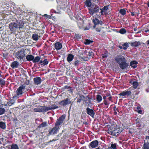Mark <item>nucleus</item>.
<instances>
[{
	"label": "nucleus",
	"mask_w": 149,
	"mask_h": 149,
	"mask_svg": "<svg viewBox=\"0 0 149 149\" xmlns=\"http://www.w3.org/2000/svg\"><path fill=\"white\" fill-rule=\"evenodd\" d=\"M13 12L16 16L17 19L15 22L13 21L9 24V28H24L26 27L27 23L25 22V18L24 14L25 13L19 8H17L14 5L13 6Z\"/></svg>",
	"instance_id": "obj_1"
},
{
	"label": "nucleus",
	"mask_w": 149,
	"mask_h": 149,
	"mask_svg": "<svg viewBox=\"0 0 149 149\" xmlns=\"http://www.w3.org/2000/svg\"><path fill=\"white\" fill-rule=\"evenodd\" d=\"M65 118V115H63L57 120L55 124L54 127L49 131V133L50 134H55L57 133L60 129L59 125L63 123Z\"/></svg>",
	"instance_id": "obj_2"
},
{
	"label": "nucleus",
	"mask_w": 149,
	"mask_h": 149,
	"mask_svg": "<svg viewBox=\"0 0 149 149\" xmlns=\"http://www.w3.org/2000/svg\"><path fill=\"white\" fill-rule=\"evenodd\" d=\"M114 59L116 63L119 64L121 69L124 70L127 68L129 65L126 62V59L123 56L121 55H118L115 57Z\"/></svg>",
	"instance_id": "obj_3"
},
{
	"label": "nucleus",
	"mask_w": 149,
	"mask_h": 149,
	"mask_svg": "<svg viewBox=\"0 0 149 149\" xmlns=\"http://www.w3.org/2000/svg\"><path fill=\"white\" fill-rule=\"evenodd\" d=\"M25 55V50L22 48L16 53L15 57L18 60H21L23 59Z\"/></svg>",
	"instance_id": "obj_4"
},
{
	"label": "nucleus",
	"mask_w": 149,
	"mask_h": 149,
	"mask_svg": "<svg viewBox=\"0 0 149 149\" xmlns=\"http://www.w3.org/2000/svg\"><path fill=\"white\" fill-rule=\"evenodd\" d=\"M85 6L88 7L89 13L91 15H93V5L91 2V0H86L84 2Z\"/></svg>",
	"instance_id": "obj_5"
},
{
	"label": "nucleus",
	"mask_w": 149,
	"mask_h": 149,
	"mask_svg": "<svg viewBox=\"0 0 149 149\" xmlns=\"http://www.w3.org/2000/svg\"><path fill=\"white\" fill-rule=\"evenodd\" d=\"M26 85H23L19 86L16 91V95L17 96H21L25 92Z\"/></svg>",
	"instance_id": "obj_6"
},
{
	"label": "nucleus",
	"mask_w": 149,
	"mask_h": 149,
	"mask_svg": "<svg viewBox=\"0 0 149 149\" xmlns=\"http://www.w3.org/2000/svg\"><path fill=\"white\" fill-rule=\"evenodd\" d=\"M94 13H97L99 12V10H100L101 8L99 7L100 0H94Z\"/></svg>",
	"instance_id": "obj_7"
},
{
	"label": "nucleus",
	"mask_w": 149,
	"mask_h": 149,
	"mask_svg": "<svg viewBox=\"0 0 149 149\" xmlns=\"http://www.w3.org/2000/svg\"><path fill=\"white\" fill-rule=\"evenodd\" d=\"M71 102V101L70 99L66 98L61 101L59 104L63 107H65L67 105L70 104Z\"/></svg>",
	"instance_id": "obj_8"
},
{
	"label": "nucleus",
	"mask_w": 149,
	"mask_h": 149,
	"mask_svg": "<svg viewBox=\"0 0 149 149\" xmlns=\"http://www.w3.org/2000/svg\"><path fill=\"white\" fill-rule=\"evenodd\" d=\"M117 127V125L116 124L111 125L108 128L107 133L111 134V133L113 132H113L116 129Z\"/></svg>",
	"instance_id": "obj_9"
},
{
	"label": "nucleus",
	"mask_w": 149,
	"mask_h": 149,
	"mask_svg": "<svg viewBox=\"0 0 149 149\" xmlns=\"http://www.w3.org/2000/svg\"><path fill=\"white\" fill-rule=\"evenodd\" d=\"M34 112H46L45 106H41L40 107L34 108L33 109Z\"/></svg>",
	"instance_id": "obj_10"
},
{
	"label": "nucleus",
	"mask_w": 149,
	"mask_h": 149,
	"mask_svg": "<svg viewBox=\"0 0 149 149\" xmlns=\"http://www.w3.org/2000/svg\"><path fill=\"white\" fill-rule=\"evenodd\" d=\"M129 83L132 85L133 88L135 89L137 88L139 85L138 82L134 81V79L130 80L129 81Z\"/></svg>",
	"instance_id": "obj_11"
},
{
	"label": "nucleus",
	"mask_w": 149,
	"mask_h": 149,
	"mask_svg": "<svg viewBox=\"0 0 149 149\" xmlns=\"http://www.w3.org/2000/svg\"><path fill=\"white\" fill-rule=\"evenodd\" d=\"M55 49L58 51L61 49L62 47V45L61 43L59 42H56L54 45Z\"/></svg>",
	"instance_id": "obj_12"
},
{
	"label": "nucleus",
	"mask_w": 149,
	"mask_h": 149,
	"mask_svg": "<svg viewBox=\"0 0 149 149\" xmlns=\"http://www.w3.org/2000/svg\"><path fill=\"white\" fill-rule=\"evenodd\" d=\"M111 133L110 135L115 136H117L121 132L120 131V130L118 128V127L117 128V129L115 130L113 132H112Z\"/></svg>",
	"instance_id": "obj_13"
},
{
	"label": "nucleus",
	"mask_w": 149,
	"mask_h": 149,
	"mask_svg": "<svg viewBox=\"0 0 149 149\" xmlns=\"http://www.w3.org/2000/svg\"><path fill=\"white\" fill-rule=\"evenodd\" d=\"M132 94V92L130 91H124L123 92L120 93L119 94V95L120 96H128Z\"/></svg>",
	"instance_id": "obj_14"
},
{
	"label": "nucleus",
	"mask_w": 149,
	"mask_h": 149,
	"mask_svg": "<svg viewBox=\"0 0 149 149\" xmlns=\"http://www.w3.org/2000/svg\"><path fill=\"white\" fill-rule=\"evenodd\" d=\"M33 81L35 84L36 85H39L40 84L42 80L40 77H36L33 78Z\"/></svg>",
	"instance_id": "obj_15"
},
{
	"label": "nucleus",
	"mask_w": 149,
	"mask_h": 149,
	"mask_svg": "<svg viewBox=\"0 0 149 149\" xmlns=\"http://www.w3.org/2000/svg\"><path fill=\"white\" fill-rule=\"evenodd\" d=\"M46 112L49 110L52 109H54L58 108V106L56 105L55 104H53L51 106L47 107L45 106Z\"/></svg>",
	"instance_id": "obj_16"
},
{
	"label": "nucleus",
	"mask_w": 149,
	"mask_h": 149,
	"mask_svg": "<svg viewBox=\"0 0 149 149\" xmlns=\"http://www.w3.org/2000/svg\"><path fill=\"white\" fill-rule=\"evenodd\" d=\"M19 63L17 61H15L13 62L10 65L11 67L13 69L17 68L19 65Z\"/></svg>",
	"instance_id": "obj_17"
},
{
	"label": "nucleus",
	"mask_w": 149,
	"mask_h": 149,
	"mask_svg": "<svg viewBox=\"0 0 149 149\" xmlns=\"http://www.w3.org/2000/svg\"><path fill=\"white\" fill-rule=\"evenodd\" d=\"M102 22L100 21L98 19L95 18V19H94V28L96 27V26L97 25L100 24L102 25Z\"/></svg>",
	"instance_id": "obj_18"
},
{
	"label": "nucleus",
	"mask_w": 149,
	"mask_h": 149,
	"mask_svg": "<svg viewBox=\"0 0 149 149\" xmlns=\"http://www.w3.org/2000/svg\"><path fill=\"white\" fill-rule=\"evenodd\" d=\"M138 63V62L137 61H133L130 62V65L133 68H135L137 67V65Z\"/></svg>",
	"instance_id": "obj_19"
},
{
	"label": "nucleus",
	"mask_w": 149,
	"mask_h": 149,
	"mask_svg": "<svg viewBox=\"0 0 149 149\" xmlns=\"http://www.w3.org/2000/svg\"><path fill=\"white\" fill-rule=\"evenodd\" d=\"M36 17V16L35 15H31L28 19V21H29L30 22L33 23L34 22H35Z\"/></svg>",
	"instance_id": "obj_20"
},
{
	"label": "nucleus",
	"mask_w": 149,
	"mask_h": 149,
	"mask_svg": "<svg viewBox=\"0 0 149 149\" xmlns=\"http://www.w3.org/2000/svg\"><path fill=\"white\" fill-rule=\"evenodd\" d=\"M74 58V56L72 54H68L67 58V61L69 62L72 61Z\"/></svg>",
	"instance_id": "obj_21"
},
{
	"label": "nucleus",
	"mask_w": 149,
	"mask_h": 149,
	"mask_svg": "<svg viewBox=\"0 0 149 149\" xmlns=\"http://www.w3.org/2000/svg\"><path fill=\"white\" fill-rule=\"evenodd\" d=\"M140 42L139 41H135L134 42L131 43V45L132 46L134 47H137L141 45Z\"/></svg>",
	"instance_id": "obj_22"
},
{
	"label": "nucleus",
	"mask_w": 149,
	"mask_h": 149,
	"mask_svg": "<svg viewBox=\"0 0 149 149\" xmlns=\"http://www.w3.org/2000/svg\"><path fill=\"white\" fill-rule=\"evenodd\" d=\"M86 111L87 114L93 118V110L88 107L86 108Z\"/></svg>",
	"instance_id": "obj_23"
},
{
	"label": "nucleus",
	"mask_w": 149,
	"mask_h": 149,
	"mask_svg": "<svg viewBox=\"0 0 149 149\" xmlns=\"http://www.w3.org/2000/svg\"><path fill=\"white\" fill-rule=\"evenodd\" d=\"M109 5H107L106 6H104L103 8L100 9L101 11H100V13H101V14L102 15H103V12H104L106 11L107 10L109 9Z\"/></svg>",
	"instance_id": "obj_24"
},
{
	"label": "nucleus",
	"mask_w": 149,
	"mask_h": 149,
	"mask_svg": "<svg viewBox=\"0 0 149 149\" xmlns=\"http://www.w3.org/2000/svg\"><path fill=\"white\" fill-rule=\"evenodd\" d=\"M49 63V61L47 59H45L43 61L40 60V63L44 66L47 65Z\"/></svg>",
	"instance_id": "obj_25"
},
{
	"label": "nucleus",
	"mask_w": 149,
	"mask_h": 149,
	"mask_svg": "<svg viewBox=\"0 0 149 149\" xmlns=\"http://www.w3.org/2000/svg\"><path fill=\"white\" fill-rule=\"evenodd\" d=\"M126 10L125 8L121 9L119 11V13L122 16L126 14Z\"/></svg>",
	"instance_id": "obj_26"
},
{
	"label": "nucleus",
	"mask_w": 149,
	"mask_h": 149,
	"mask_svg": "<svg viewBox=\"0 0 149 149\" xmlns=\"http://www.w3.org/2000/svg\"><path fill=\"white\" fill-rule=\"evenodd\" d=\"M96 101L97 103H100L102 100V97L100 95H97L96 96Z\"/></svg>",
	"instance_id": "obj_27"
},
{
	"label": "nucleus",
	"mask_w": 149,
	"mask_h": 149,
	"mask_svg": "<svg viewBox=\"0 0 149 149\" xmlns=\"http://www.w3.org/2000/svg\"><path fill=\"white\" fill-rule=\"evenodd\" d=\"M116 147L117 144L116 143H113V142H111V146L108 147V149H117Z\"/></svg>",
	"instance_id": "obj_28"
},
{
	"label": "nucleus",
	"mask_w": 149,
	"mask_h": 149,
	"mask_svg": "<svg viewBox=\"0 0 149 149\" xmlns=\"http://www.w3.org/2000/svg\"><path fill=\"white\" fill-rule=\"evenodd\" d=\"M34 58V56L31 55H29L26 56V58L28 61H33V58Z\"/></svg>",
	"instance_id": "obj_29"
},
{
	"label": "nucleus",
	"mask_w": 149,
	"mask_h": 149,
	"mask_svg": "<svg viewBox=\"0 0 149 149\" xmlns=\"http://www.w3.org/2000/svg\"><path fill=\"white\" fill-rule=\"evenodd\" d=\"M6 125L5 123L3 122H0V127L1 128L4 130L6 128Z\"/></svg>",
	"instance_id": "obj_30"
},
{
	"label": "nucleus",
	"mask_w": 149,
	"mask_h": 149,
	"mask_svg": "<svg viewBox=\"0 0 149 149\" xmlns=\"http://www.w3.org/2000/svg\"><path fill=\"white\" fill-rule=\"evenodd\" d=\"M143 149H149V142H145L143 144Z\"/></svg>",
	"instance_id": "obj_31"
},
{
	"label": "nucleus",
	"mask_w": 149,
	"mask_h": 149,
	"mask_svg": "<svg viewBox=\"0 0 149 149\" xmlns=\"http://www.w3.org/2000/svg\"><path fill=\"white\" fill-rule=\"evenodd\" d=\"M77 24L79 26V28H81L83 26L84 22L82 20H80V21L78 20L77 21Z\"/></svg>",
	"instance_id": "obj_32"
},
{
	"label": "nucleus",
	"mask_w": 149,
	"mask_h": 149,
	"mask_svg": "<svg viewBox=\"0 0 149 149\" xmlns=\"http://www.w3.org/2000/svg\"><path fill=\"white\" fill-rule=\"evenodd\" d=\"M40 58L39 56H37L35 58L34 57L33 58V62L34 63L38 62L39 61H40Z\"/></svg>",
	"instance_id": "obj_33"
},
{
	"label": "nucleus",
	"mask_w": 149,
	"mask_h": 149,
	"mask_svg": "<svg viewBox=\"0 0 149 149\" xmlns=\"http://www.w3.org/2000/svg\"><path fill=\"white\" fill-rule=\"evenodd\" d=\"M10 149H19V148L16 144L13 143L11 146Z\"/></svg>",
	"instance_id": "obj_34"
},
{
	"label": "nucleus",
	"mask_w": 149,
	"mask_h": 149,
	"mask_svg": "<svg viewBox=\"0 0 149 149\" xmlns=\"http://www.w3.org/2000/svg\"><path fill=\"white\" fill-rule=\"evenodd\" d=\"M32 38L34 40L37 41L38 40V35L36 33L33 34Z\"/></svg>",
	"instance_id": "obj_35"
},
{
	"label": "nucleus",
	"mask_w": 149,
	"mask_h": 149,
	"mask_svg": "<svg viewBox=\"0 0 149 149\" xmlns=\"http://www.w3.org/2000/svg\"><path fill=\"white\" fill-rule=\"evenodd\" d=\"M127 31L125 29H120L119 31H117L118 33H120L121 34H124L126 33Z\"/></svg>",
	"instance_id": "obj_36"
},
{
	"label": "nucleus",
	"mask_w": 149,
	"mask_h": 149,
	"mask_svg": "<svg viewBox=\"0 0 149 149\" xmlns=\"http://www.w3.org/2000/svg\"><path fill=\"white\" fill-rule=\"evenodd\" d=\"M5 81L3 79H0V85L1 87L5 85Z\"/></svg>",
	"instance_id": "obj_37"
},
{
	"label": "nucleus",
	"mask_w": 149,
	"mask_h": 149,
	"mask_svg": "<svg viewBox=\"0 0 149 149\" xmlns=\"http://www.w3.org/2000/svg\"><path fill=\"white\" fill-rule=\"evenodd\" d=\"M99 145V142L97 140H94V148L98 146Z\"/></svg>",
	"instance_id": "obj_38"
},
{
	"label": "nucleus",
	"mask_w": 149,
	"mask_h": 149,
	"mask_svg": "<svg viewBox=\"0 0 149 149\" xmlns=\"http://www.w3.org/2000/svg\"><path fill=\"white\" fill-rule=\"evenodd\" d=\"M5 111V109L4 108L0 107V115L4 114Z\"/></svg>",
	"instance_id": "obj_39"
},
{
	"label": "nucleus",
	"mask_w": 149,
	"mask_h": 149,
	"mask_svg": "<svg viewBox=\"0 0 149 149\" xmlns=\"http://www.w3.org/2000/svg\"><path fill=\"white\" fill-rule=\"evenodd\" d=\"M93 41H91L90 40L87 39L85 40V41L84 42V43L85 45H89L91 42H92Z\"/></svg>",
	"instance_id": "obj_40"
},
{
	"label": "nucleus",
	"mask_w": 149,
	"mask_h": 149,
	"mask_svg": "<svg viewBox=\"0 0 149 149\" xmlns=\"http://www.w3.org/2000/svg\"><path fill=\"white\" fill-rule=\"evenodd\" d=\"M63 89H69L68 91L72 92L71 88L68 86H65L63 87Z\"/></svg>",
	"instance_id": "obj_41"
},
{
	"label": "nucleus",
	"mask_w": 149,
	"mask_h": 149,
	"mask_svg": "<svg viewBox=\"0 0 149 149\" xmlns=\"http://www.w3.org/2000/svg\"><path fill=\"white\" fill-rule=\"evenodd\" d=\"M134 29V31H133V30L132 31V32H133L134 31V33H139L141 32L140 30L139 31V30H138L139 29ZM130 33H132V32L131 31H130Z\"/></svg>",
	"instance_id": "obj_42"
},
{
	"label": "nucleus",
	"mask_w": 149,
	"mask_h": 149,
	"mask_svg": "<svg viewBox=\"0 0 149 149\" xmlns=\"http://www.w3.org/2000/svg\"><path fill=\"white\" fill-rule=\"evenodd\" d=\"M14 103V101L13 100H10V101H9V102H8L7 104H8V105H9V106H11Z\"/></svg>",
	"instance_id": "obj_43"
},
{
	"label": "nucleus",
	"mask_w": 149,
	"mask_h": 149,
	"mask_svg": "<svg viewBox=\"0 0 149 149\" xmlns=\"http://www.w3.org/2000/svg\"><path fill=\"white\" fill-rule=\"evenodd\" d=\"M2 4V5H1V6L3 8H6V6H7L8 7H9L8 6H7V4H6L5 2H2V3L0 4ZM3 9H4V8H3Z\"/></svg>",
	"instance_id": "obj_44"
},
{
	"label": "nucleus",
	"mask_w": 149,
	"mask_h": 149,
	"mask_svg": "<svg viewBox=\"0 0 149 149\" xmlns=\"http://www.w3.org/2000/svg\"><path fill=\"white\" fill-rule=\"evenodd\" d=\"M123 46L126 47H123V49L124 50L126 49H127V47H129L128 44L127 42L125 43L124 44V45H123Z\"/></svg>",
	"instance_id": "obj_45"
},
{
	"label": "nucleus",
	"mask_w": 149,
	"mask_h": 149,
	"mask_svg": "<svg viewBox=\"0 0 149 149\" xmlns=\"http://www.w3.org/2000/svg\"><path fill=\"white\" fill-rule=\"evenodd\" d=\"M103 102L106 106H107L109 104V103L108 102L107 100H104Z\"/></svg>",
	"instance_id": "obj_46"
},
{
	"label": "nucleus",
	"mask_w": 149,
	"mask_h": 149,
	"mask_svg": "<svg viewBox=\"0 0 149 149\" xmlns=\"http://www.w3.org/2000/svg\"><path fill=\"white\" fill-rule=\"evenodd\" d=\"M47 125V123L45 122L42 123L40 125V126L41 127H43L46 126Z\"/></svg>",
	"instance_id": "obj_47"
},
{
	"label": "nucleus",
	"mask_w": 149,
	"mask_h": 149,
	"mask_svg": "<svg viewBox=\"0 0 149 149\" xmlns=\"http://www.w3.org/2000/svg\"><path fill=\"white\" fill-rule=\"evenodd\" d=\"M79 63V61L78 60L75 61L74 63V65L75 66H78Z\"/></svg>",
	"instance_id": "obj_48"
},
{
	"label": "nucleus",
	"mask_w": 149,
	"mask_h": 149,
	"mask_svg": "<svg viewBox=\"0 0 149 149\" xmlns=\"http://www.w3.org/2000/svg\"><path fill=\"white\" fill-rule=\"evenodd\" d=\"M107 55L106 54H102V58H107Z\"/></svg>",
	"instance_id": "obj_49"
},
{
	"label": "nucleus",
	"mask_w": 149,
	"mask_h": 149,
	"mask_svg": "<svg viewBox=\"0 0 149 149\" xmlns=\"http://www.w3.org/2000/svg\"><path fill=\"white\" fill-rule=\"evenodd\" d=\"M105 95L106 97H109L111 95L109 92H107Z\"/></svg>",
	"instance_id": "obj_50"
},
{
	"label": "nucleus",
	"mask_w": 149,
	"mask_h": 149,
	"mask_svg": "<svg viewBox=\"0 0 149 149\" xmlns=\"http://www.w3.org/2000/svg\"><path fill=\"white\" fill-rule=\"evenodd\" d=\"M40 31L41 32H37V33H38V34L39 33V34H42V33H44V31H43L42 30H42H41L40 29Z\"/></svg>",
	"instance_id": "obj_51"
},
{
	"label": "nucleus",
	"mask_w": 149,
	"mask_h": 149,
	"mask_svg": "<svg viewBox=\"0 0 149 149\" xmlns=\"http://www.w3.org/2000/svg\"><path fill=\"white\" fill-rule=\"evenodd\" d=\"M108 99L109 100V101H111L112 100V96L111 95L108 98Z\"/></svg>",
	"instance_id": "obj_52"
},
{
	"label": "nucleus",
	"mask_w": 149,
	"mask_h": 149,
	"mask_svg": "<svg viewBox=\"0 0 149 149\" xmlns=\"http://www.w3.org/2000/svg\"><path fill=\"white\" fill-rule=\"evenodd\" d=\"M90 146L92 148H93V141H92L90 143Z\"/></svg>",
	"instance_id": "obj_53"
},
{
	"label": "nucleus",
	"mask_w": 149,
	"mask_h": 149,
	"mask_svg": "<svg viewBox=\"0 0 149 149\" xmlns=\"http://www.w3.org/2000/svg\"><path fill=\"white\" fill-rule=\"evenodd\" d=\"M107 97H106L105 95H103V99L104 100H106V99L107 98Z\"/></svg>",
	"instance_id": "obj_54"
},
{
	"label": "nucleus",
	"mask_w": 149,
	"mask_h": 149,
	"mask_svg": "<svg viewBox=\"0 0 149 149\" xmlns=\"http://www.w3.org/2000/svg\"><path fill=\"white\" fill-rule=\"evenodd\" d=\"M131 15L132 16H134L135 15V13L134 12H131Z\"/></svg>",
	"instance_id": "obj_55"
},
{
	"label": "nucleus",
	"mask_w": 149,
	"mask_h": 149,
	"mask_svg": "<svg viewBox=\"0 0 149 149\" xmlns=\"http://www.w3.org/2000/svg\"><path fill=\"white\" fill-rule=\"evenodd\" d=\"M146 43L148 46H149V39L146 42Z\"/></svg>",
	"instance_id": "obj_56"
},
{
	"label": "nucleus",
	"mask_w": 149,
	"mask_h": 149,
	"mask_svg": "<svg viewBox=\"0 0 149 149\" xmlns=\"http://www.w3.org/2000/svg\"><path fill=\"white\" fill-rule=\"evenodd\" d=\"M81 99H78L77 100V102H81Z\"/></svg>",
	"instance_id": "obj_57"
},
{
	"label": "nucleus",
	"mask_w": 149,
	"mask_h": 149,
	"mask_svg": "<svg viewBox=\"0 0 149 149\" xmlns=\"http://www.w3.org/2000/svg\"><path fill=\"white\" fill-rule=\"evenodd\" d=\"M51 17L50 15H47V16L46 18H48L49 19H50L51 18Z\"/></svg>",
	"instance_id": "obj_58"
},
{
	"label": "nucleus",
	"mask_w": 149,
	"mask_h": 149,
	"mask_svg": "<svg viewBox=\"0 0 149 149\" xmlns=\"http://www.w3.org/2000/svg\"><path fill=\"white\" fill-rule=\"evenodd\" d=\"M114 114L115 115H116L117 114V113L116 110H114Z\"/></svg>",
	"instance_id": "obj_59"
},
{
	"label": "nucleus",
	"mask_w": 149,
	"mask_h": 149,
	"mask_svg": "<svg viewBox=\"0 0 149 149\" xmlns=\"http://www.w3.org/2000/svg\"><path fill=\"white\" fill-rule=\"evenodd\" d=\"M100 29H98V28L96 29V31L99 32L100 31Z\"/></svg>",
	"instance_id": "obj_60"
},
{
	"label": "nucleus",
	"mask_w": 149,
	"mask_h": 149,
	"mask_svg": "<svg viewBox=\"0 0 149 149\" xmlns=\"http://www.w3.org/2000/svg\"><path fill=\"white\" fill-rule=\"evenodd\" d=\"M146 4L149 7V1H148L147 3Z\"/></svg>",
	"instance_id": "obj_61"
},
{
	"label": "nucleus",
	"mask_w": 149,
	"mask_h": 149,
	"mask_svg": "<svg viewBox=\"0 0 149 149\" xmlns=\"http://www.w3.org/2000/svg\"><path fill=\"white\" fill-rule=\"evenodd\" d=\"M47 15L46 14H45V15H44L43 16L45 17H47Z\"/></svg>",
	"instance_id": "obj_62"
},
{
	"label": "nucleus",
	"mask_w": 149,
	"mask_h": 149,
	"mask_svg": "<svg viewBox=\"0 0 149 149\" xmlns=\"http://www.w3.org/2000/svg\"><path fill=\"white\" fill-rule=\"evenodd\" d=\"M144 31L145 32H149V29L147 30H144Z\"/></svg>",
	"instance_id": "obj_63"
},
{
	"label": "nucleus",
	"mask_w": 149,
	"mask_h": 149,
	"mask_svg": "<svg viewBox=\"0 0 149 149\" xmlns=\"http://www.w3.org/2000/svg\"><path fill=\"white\" fill-rule=\"evenodd\" d=\"M100 146L98 147L97 148H95V149H100Z\"/></svg>",
	"instance_id": "obj_64"
}]
</instances>
